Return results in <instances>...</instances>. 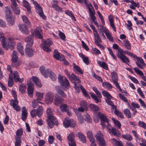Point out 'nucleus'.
I'll use <instances>...</instances> for the list:
<instances>
[{
  "label": "nucleus",
  "instance_id": "603ef678",
  "mask_svg": "<svg viewBox=\"0 0 146 146\" xmlns=\"http://www.w3.org/2000/svg\"><path fill=\"white\" fill-rule=\"evenodd\" d=\"M94 34L95 38L94 41H99L100 42H101L102 40H101V38L97 33V31H94Z\"/></svg>",
  "mask_w": 146,
  "mask_h": 146
},
{
  "label": "nucleus",
  "instance_id": "680f3d73",
  "mask_svg": "<svg viewBox=\"0 0 146 146\" xmlns=\"http://www.w3.org/2000/svg\"><path fill=\"white\" fill-rule=\"evenodd\" d=\"M63 125L65 127H68L70 126V119L65 118L63 122Z\"/></svg>",
  "mask_w": 146,
  "mask_h": 146
},
{
  "label": "nucleus",
  "instance_id": "8fccbe9b",
  "mask_svg": "<svg viewBox=\"0 0 146 146\" xmlns=\"http://www.w3.org/2000/svg\"><path fill=\"white\" fill-rule=\"evenodd\" d=\"M36 95L37 98V100H40L43 98V93L38 92H36Z\"/></svg>",
  "mask_w": 146,
  "mask_h": 146
},
{
  "label": "nucleus",
  "instance_id": "ea45409f",
  "mask_svg": "<svg viewBox=\"0 0 146 146\" xmlns=\"http://www.w3.org/2000/svg\"><path fill=\"white\" fill-rule=\"evenodd\" d=\"M5 9L6 18H7L8 17L11 16V15H12L11 10L7 7H5Z\"/></svg>",
  "mask_w": 146,
  "mask_h": 146
},
{
  "label": "nucleus",
  "instance_id": "7c9ffc66",
  "mask_svg": "<svg viewBox=\"0 0 146 146\" xmlns=\"http://www.w3.org/2000/svg\"><path fill=\"white\" fill-rule=\"evenodd\" d=\"M111 142L114 146H123V144L120 141H119L114 138L111 139Z\"/></svg>",
  "mask_w": 146,
  "mask_h": 146
},
{
  "label": "nucleus",
  "instance_id": "09e8293b",
  "mask_svg": "<svg viewBox=\"0 0 146 146\" xmlns=\"http://www.w3.org/2000/svg\"><path fill=\"white\" fill-rule=\"evenodd\" d=\"M84 118L85 121L89 123H90L92 121V119L87 113H86L84 116Z\"/></svg>",
  "mask_w": 146,
  "mask_h": 146
},
{
  "label": "nucleus",
  "instance_id": "1a4fd4ad",
  "mask_svg": "<svg viewBox=\"0 0 146 146\" xmlns=\"http://www.w3.org/2000/svg\"><path fill=\"white\" fill-rule=\"evenodd\" d=\"M98 116L101 119V124L103 128L105 127L106 124H108V119L104 114L101 112L98 113Z\"/></svg>",
  "mask_w": 146,
  "mask_h": 146
},
{
  "label": "nucleus",
  "instance_id": "dca6fc26",
  "mask_svg": "<svg viewBox=\"0 0 146 146\" xmlns=\"http://www.w3.org/2000/svg\"><path fill=\"white\" fill-rule=\"evenodd\" d=\"M32 46H29L26 45L25 49V52L26 54L29 57H32L34 54V51L31 48Z\"/></svg>",
  "mask_w": 146,
  "mask_h": 146
},
{
  "label": "nucleus",
  "instance_id": "a211bd4d",
  "mask_svg": "<svg viewBox=\"0 0 146 146\" xmlns=\"http://www.w3.org/2000/svg\"><path fill=\"white\" fill-rule=\"evenodd\" d=\"M36 9L37 13L39 14L40 16L43 19H45L46 17L44 15L42 8L39 4L36 5Z\"/></svg>",
  "mask_w": 146,
  "mask_h": 146
},
{
  "label": "nucleus",
  "instance_id": "aec40b11",
  "mask_svg": "<svg viewBox=\"0 0 146 146\" xmlns=\"http://www.w3.org/2000/svg\"><path fill=\"white\" fill-rule=\"evenodd\" d=\"M63 101V99L60 98V96L57 94H55L54 103L56 106H58Z\"/></svg>",
  "mask_w": 146,
  "mask_h": 146
},
{
  "label": "nucleus",
  "instance_id": "052dcab7",
  "mask_svg": "<svg viewBox=\"0 0 146 146\" xmlns=\"http://www.w3.org/2000/svg\"><path fill=\"white\" fill-rule=\"evenodd\" d=\"M102 94L104 96L106 97V98H112L111 95L106 91H103Z\"/></svg>",
  "mask_w": 146,
  "mask_h": 146
},
{
  "label": "nucleus",
  "instance_id": "37998d69",
  "mask_svg": "<svg viewBox=\"0 0 146 146\" xmlns=\"http://www.w3.org/2000/svg\"><path fill=\"white\" fill-rule=\"evenodd\" d=\"M107 38L110 41L113 42L114 41L113 39L111 36V33L109 32L108 30L104 32Z\"/></svg>",
  "mask_w": 146,
  "mask_h": 146
},
{
  "label": "nucleus",
  "instance_id": "f8f14e48",
  "mask_svg": "<svg viewBox=\"0 0 146 146\" xmlns=\"http://www.w3.org/2000/svg\"><path fill=\"white\" fill-rule=\"evenodd\" d=\"M65 73L68 76L70 80L71 81L74 80L77 81V82L79 83L81 82V81L77 77L76 75L74 74H72L71 75L68 72L67 70H64Z\"/></svg>",
  "mask_w": 146,
  "mask_h": 146
},
{
  "label": "nucleus",
  "instance_id": "e2e57ef3",
  "mask_svg": "<svg viewBox=\"0 0 146 146\" xmlns=\"http://www.w3.org/2000/svg\"><path fill=\"white\" fill-rule=\"evenodd\" d=\"M87 135L90 141L95 139L94 137L93 134L91 131H88Z\"/></svg>",
  "mask_w": 146,
  "mask_h": 146
},
{
  "label": "nucleus",
  "instance_id": "4be33fe9",
  "mask_svg": "<svg viewBox=\"0 0 146 146\" xmlns=\"http://www.w3.org/2000/svg\"><path fill=\"white\" fill-rule=\"evenodd\" d=\"M6 19L8 24L9 26H12L14 24L15 19L13 15L7 17L6 18Z\"/></svg>",
  "mask_w": 146,
  "mask_h": 146
},
{
  "label": "nucleus",
  "instance_id": "f3484780",
  "mask_svg": "<svg viewBox=\"0 0 146 146\" xmlns=\"http://www.w3.org/2000/svg\"><path fill=\"white\" fill-rule=\"evenodd\" d=\"M10 104L16 111H20L21 109L19 106L17 105L18 101L17 100L15 99V100H11Z\"/></svg>",
  "mask_w": 146,
  "mask_h": 146
},
{
  "label": "nucleus",
  "instance_id": "338daca9",
  "mask_svg": "<svg viewBox=\"0 0 146 146\" xmlns=\"http://www.w3.org/2000/svg\"><path fill=\"white\" fill-rule=\"evenodd\" d=\"M112 119L115 125L117 126L119 128H120L121 126V124L120 122L119 121L115 120V118H112Z\"/></svg>",
  "mask_w": 146,
  "mask_h": 146
},
{
  "label": "nucleus",
  "instance_id": "423d86ee",
  "mask_svg": "<svg viewBox=\"0 0 146 146\" xmlns=\"http://www.w3.org/2000/svg\"><path fill=\"white\" fill-rule=\"evenodd\" d=\"M111 74L112 80L113 83L115 85L116 87L121 91V89L117 82L118 78L116 73L113 71L111 73Z\"/></svg>",
  "mask_w": 146,
  "mask_h": 146
},
{
  "label": "nucleus",
  "instance_id": "f704fd0d",
  "mask_svg": "<svg viewBox=\"0 0 146 146\" xmlns=\"http://www.w3.org/2000/svg\"><path fill=\"white\" fill-rule=\"evenodd\" d=\"M22 18L23 22L28 27L31 26V23L29 21L28 18L26 16H23Z\"/></svg>",
  "mask_w": 146,
  "mask_h": 146
},
{
  "label": "nucleus",
  "instance_id": "393cba45",
  "mask_svg": "<svg viewBox=\"0 0 146 146\" xmlns=\"http://www.w3.org/2000/svg\"><path fill=\"white\" fill-rule=\"evenodd\" d=\"M19 28L21 32L26 35L29 34V31L25 25H19Z\"/></svg>",
  "mask_w": 146,
  "mask_h": 146
},
{
  "label": "nucleus",
  "instance_id": "de8ad7c7",
  "mask_svg": "<svg viewBox=\"0 0 146 146\" xmlns=\"http://www.w3.org/2000/svg\"><path fill=\"white\" fill-rule=\"evenodd\" d=\"M19 89L20 92L22 93H24L26 91V85L24 84H21L20 86Z\"/></svg>",
  "mask_w": 146,
  "mask_h": 146
},
{
  "label": "nucleus",
  "instance_id": "e433bc0d",
  "mask_svg": "<svg viewBox=\"0 0 146 146\" xmlns=\"http://www.w3.org/2000/svg\"><path fill=\"white\" fill-rule=\"evenodd\" d=\"M109 133H111L117 137H120L121 135L119 131L115 128H112L111 131H109Z\"/></svg>",
  "mask_w": 146,
  "mask_h": 146
},
{
  "label": "nucleus",
  "instance_id": "69168bd1",
  "mask_svg": "<svg viewBox=\"0 0 146 146\" xmlns=\"http://www.w3.org/2000/svg\"><path fill=\"white\" fill-rule=\"evenodd\" d=\"M122 137L124 139L128 141L131 140L132 139V137L128 134L123 135Z\"/></svg>",
  "mask_w": 146,
  "mask_h": 146
},
{
  "label": "nucleus",
  "instance_id": "6ab92c4d",
  "mask_svg": "<svg viewBox=\"0 0 146 146\" xmlns=\"http://www.w3.org/2000/svg\"><path fill=\"white\" fill-rule=\"evenodd\" d=\"M0 40L3 48L4 49H8V46L6 45L4 35L1 32H0Z\"/></svg>",
  "mask_w": 146,
  "mask_h": 146
},
{
  "label": "nucleus",
  "instance_id": "b1692460",
  "mask_svg": "<svg viewBox=\"0 0 146 146\" xmlns=\"http://www.w3.org/2000/svg\"><path fill=\"white\" fill-rule=\"evenodd\" d=\"M42 31L41 29V27H39L37 28L35 31V35L37 38L41 39L42 38V35L41 34Z\"/></svg>",
  "mask_w": 146,
  "mask_h": 146
},
{
  "label": "nucleus",
  "instance_id": "412c9836",
  "mask_svg": "<svg viewBox=\"0 0 146 146\" xmlns=\"http://www.w3.org/2000/svg\"><path fill=\"white\" fill-rule=\"evenodd\" d=\"M40 70L42 74L45 78H47L48 77V74L49 73L48 72V71H50L48 69L45 70L44 67V66L41 67L40 68Z\"/></svg>",
  "mask_w": 146,
  "mask_h": 146
},
{
  "label": "nucleus",
  "instance_id": "0e129e2a",
  "mask_svg": "<svg viewBox=\"0 0 146 146\" xmlns=\"http://www.w3.org/2000/svg\"><path fill=\"white\" fill-rule=\"evenodd\" d=\"M65 13L68 15L70 16L73 20L75 21H76L74 15L71 12H70L68 10H67L65 11Z\"/></svg>",
  "mask_w": 146,
  "mask_h": 146
},
{
  "label": "nucleus",
  "instance_id": "ddd939ff",
  "mask_svg": "<svg viewBox=\"0 0 146 146\" xmlns=\"http://www.w3.org/2000/svg\"><path fill=\"white\" fill-rule=\"evenodd\" d=\"M11 7L13 12L16 15H19L20 13V10L17 3L13 2L11 5Z\"/></svg>",
  "mask_w": 146,
  "mask_h": 146
},
{
  "label": "nucleus",
  "instance_id": "4468645a",
  "mask_svg": "<svg viewBox=\"0 0 146 146\" xmlns=\"http://www.w3.org/2000/svg\"><path fill=\"white\" fill-rule=\"evenodd\" d=\"M136 58L137 60L135 63L137 66L140 68L143 69L146 66L143 60L141 57H137Z\"/></svg>",
  "mask_w": 146,
  "mask_h": 146
},
{
  "label": "nucleus",
  "instance_id": "f03ea898",
  "mask_svg": "<svg viewBox=\"0 0 146 146\" xmlns=\"http://www.w3.org/2000/svg\"><path fill=\"white\" fill-rule=\"evenodd\" d=\"M92 89L96 93L97 96L94 93H90L91 97L96 103H98L99 102H101V100L98 98H101L102 97V96L101 93L96 88L93 87Z\"/></svg>",
  "mask_w": 146,
  "mask_h": 146
},
{
  "label": "nucleus",
  "instance_id": "473e14b6",
  "mask_svg": "<svg viewBox=\"0 0 146 146\" xmlns=\"http://www.w3.org/2000/svg\"><path fill=\"white\" fill-rule=\"evenodd\" d=\"M77 135L79 138L83 143H86V139L85 136L81 132L78 133Z\"/></svg>",
  "mask_w": 146,
  "mask_h": 146
},
{
  "label": "nucleus",
  "instance_id": "2eb2a0df",
  "mask_svg": "<svg viewBox=\"0 0 146 146\" xmlns=\"http://www.w3.org/2000/svg\"><path fill=\"white\" fill-rule=\"evenodd\" d=\"M47 124L50 128H52L54 125H57L58 124V122L55 118L48 119H47Z\"/></svg>",
  "mask_w": 146,
  "mask_h": 146
},
{
  "label": "nucleus",
  "instance_id": "49530a36",
  "mask_svg": "<svg viewBox=\"0 0 146 146\" xmlns=\"http://www.w3.org/2000/svg\"><path fill=\"white\" fill-rule=\"evenodd\" d=\"M80 56L83 59L84 62L87 65L89 64L88 58L85 56L84 55L82 54H80Z\"/></svg>",
  "mask_w": 146,
  "mask_h": 146
},
{
  "label": "nucleus",
  "instance_id": "79ce46f5",
  "mask_svg": "<svg viewBox=\"0 0 146 146\" xmlns=\"http://www.w3.org/2000/svg\"><path fill=\"white\" fill-rule=\"evenodd\" d=\"M48 72H49L48 74V76H49L50 78L53 81H54L56 80L57 77L52 71L50 70V71H48Z\"/></svg>",
  "mask_w": 146,
  "mask_h": 146
},
{
  "label": "nucleus",
  "instance_id": "a19ab883",
  "mask_svg": "<svg viewBox=\"0 0 146 146\" xmlns=\"http://www.w3.org/2000/svg\"><path fill=\"white\" fill-rule=\"evenodd\" d=\"M37 115L38 117H40L42 115L43 113V110L42 106H38L36 110Z\"/></svg>",
  "mask_w": 146,
  "mask_h": 146
},
{
  "label": "nucleus",
  "instance_id": "6e6552de",
  "mask_svg": "<svg viewBox=\"0 0 146 146\" xmlns=\"http://www.w3.org/2000/svg\"><path fill=\"white\" fill-rule=\"evenodd\" d=\"M28 85L27 93L28 95L31 98L33 97V92L34 88L33 86L34 84L30 80L27 81Z\"/></svg>",
  "mask_w": 146,
  "mask_h": 146
},
{
  "label": "nucleus",
  "instance_id": "9b49d317",
  "mask_svg": "<svg viewBox=\"0 0 146 146\" xmlns=\"http://www.w3.org/2000/svg\"><path fill=\"white\" fill-rule=\"evenodd\" d=\"M123 50L121 49V50H119L117 54V57L122 61L123 62L127 63L129 62V59L126 56L122 54L121 52Z\"/></svg>",
  "mask_w": 146,
  "mask_h": 146
},
{
  "label": "nucleus",
  "instance_id": "6e6d98bb",
  "mask_svg": "<svg viewBox=\"0 0 146 146\" xmlns=\"http://www.w3.org/2000/svg\"><path fill=\"white\" fill-rule=\"evenodd\" d=\"M123 112L126 117L128 118H130L131 117V113L129 109H125L124 110Z\"/></svg>",
  "mask_w": 146,
  "mask_h": 146
},
{
  "label": "nucleus",
  "instance_id": "774afa93",
  "mask_svg": "<svg viewBox=\"0 0 146 146\" xmlns=\"http://www.w3.org/2000/svg\"><path fill=\"white\" fill-rule=\"evenodd\" d=\"M134 69L135 72L137 74H139L140 76H143V74L142 72L138 68L135 67Z\"/></svg>",
  "mask_w": 146,
  "mask_h": 146
},
{
  "label": "nucleus",
  "instance_id": "a18cd8bd",
  "mask_svg": "<svg viewBox=\"0 0 146 146\" xmlns=\"http://www.w3.org/2000/svg\"><path fill=\"white\" fill-rule=\"evenodd\" d=\"M89 107L90 109L93 111H98L100 110V108L98 107L93 104H90Z\"/></svg>",
  "mask_w": 146,
  "mask_h": 146
},
{
  "label": "nucleus",
  "instance_id": "39448f33",
  "mask_svg": "<svg viewBox=\"0 0 146 146\" xmlns=\"http://www.w3.org/2000/svg\"><path fill=\"white\" fill-rule=\"evenodd\" d=\"M75 138V135L73 132L70 133L68 136L67 139L69 146H76Z\"/></svg>",
  "mask_w": 146,
  "mask_h": 146
},
{
  "label": "nucleus",
  "instance_id": "c756f323",
  "mask_svg": "<svg viewBox=\"0 0 146 146\" xmlns=\"http://www.w3.org/2000/svg\"><path fill=\"white\" fill-rule=\"evenodd\" d=\"M55 88L57 92L60 94L62 97H66L65 94L63 91L61 89L60 87L59 86H56Z\"/></svg>",
  "mask_w": 146,
  "mask_h": 146
},
{
  "label": "nucleus",
  "instance_id": "864d4df0",
  "mask_svg": "<svg viewBox=\"0 0 146 146\" xmlns=\"http://www.w3.org/2000/svg\"><path fill=\"white\" fill-rule=\"evenodd\" d=\"M60 56L59 53L58 51L56 50H55L53 53L54 57L57 60H59Z\"/></svg>",
  "mask_w": 146,
  "mask_h": 146
},
{
  "label": "nucleus",
  "instance_id": "4c0bfd02",
  "mask_svg": "<svg viewBox=\"0 0 146 146\" xmlns=\"http://www.w3.org/2000/svg\"><path fill=\"white\" fill-rule=\"evenodd\" d=\"M18 53L15 51H13L12 53V60L13 62H15L17 61L18 58Z\"/></svg>",
  "mask_w": 146,
  "mask_h": 146
},
{
  "label": "nucleus",
  "instance_id": "58836bf2",
  "mask_svg": "<svg viewBox=\"0 0 146 146\" xmlns=\"http://www.w3.org/2000/svg\"><path fill=\"white\" fill-rule=\"evenodd\" d=\"M46 113L47 115L48 119L55 118L53 115L51 108H48L47 109L46 111Z\"/></svg>",
  "mask_w": 146,
  "mask_h": 146
},
{
  "label": "nucleus",
  "instance_id": "72a5a7b5",
  "mask_svg": "<svg viewBox=\"0 0 146 146\" xmlns=\"http://www.w3.org/2000/svg\"><path fill=\"white\" fill-rule=\"evenodd\" d=\"M33 81L36 85L38 87H40L42 86V84L40 82L38 78L36 77L33 76L32 77Z\"/></svg>",
  "mask_w": 146,
  "mask_h": 146
},
{
  "label": "nucleus",
  "instance_id": "bb28decb",
  "mask_svg": "<svg viewBox=\"0 0 146 146\" xmlns=\"http://www.w3.org/2000/svg\"><path fill=\"white\" fill-rule=\"evenodd\" d=\"M23 134V131L22 129L20 128L17 130L16 131L15 136L16 140H21V136Z\"/></svg>",
  "mask_w": 146,
  "mask_h": 146
},
{
  "label": "nucleus",
  "instance_id": "cd10ccee",
  "mask_svg": "<svg viewBox=\"0 0 146 146\" xmlns=\"http://www.w3.org/2000/svg\"><path fill=\"white\" fill-rule=\"evenodd\" d=\"M13 78L15 81L20 82H22L23 80V78L20 79L19 78V76L18 72L15 71L13 73Z\"/></svg>",
  "mask_w": 146,
  "mask_h": 146
},
{
  "label": "nucleus",
  "instance_id": "13d9d810",
  "mask_svg": "<svg viewBox=\"0 0 146 146\" xmlns=\"http://www.w3.org/2000/svg\"><path fill=\"white\" fill-rule=\"evenodd\" d=\"M9 79L8 82V85L10 87H11L13 84V78L11 74H9Z\"/></svg>",
  "mask_w": 146,
  "mask_h": 146
},
{
  "label": "nucleus",
  "instance_id": "5fc2aeb1",
  "mask_svg": "<svg viewBox=\"0 0 146 146\" xmlns=\"http://www.w3.org/2000/svg\"><path fill=\"white\" fill-rule=\"evenodd\" d=\"M102 84L103 86L107 89H111L112 88V86L111 84L108 82H103Z\"/></svg>",
  "mask_w": 146,
  "mask_h": 146
},
{
  "label": "nucleus",
  "instance_id": "c85d7f7f",
  "mask_svg": "<svg viewBox=\"0 0 146 146\" xmlns=\"http://www.w3.org/2000/svg\"><path fill=\"white\" fill-rule=\"evenodd\" d=\"M22 120L25 121L27 116V110L25 107H23L22 109Z\"/></svg>",
  "mask_w": 146,
  "mask_h": 146
},
{
  "label": "nucleus",
  "instance_id": "f257e3e1",
  "mask_svg": "<svg viewBox=\"0 0 146 146\" xmlns=\"http://www.w3.org/2000/svg\"><path fill=\"white\" fill-rule=\"evenodd\" d=\"M58 80L65 91L66 90L65 88H69L70 87L68 80L64 76L59 75L58 76Z\"/></svg>",
  "mask_w": 146,
  "mask_h": 146
},
{
  "label": "nucleus",
  "instance_id": "7ed1b4c3",
  "mask_svg": "<svg viewBox=\"0 0 146 146\" xmlns=\"http://www.w3.org/2000/svg\"><path fill=\"white\" fill-rule=\"evenodd\" d=\"M96 139L99 143L101 146H106L105 142L104 139V137L100 131H98L95 136Z\"/></svg>",
  "mask_w": 146,
  "mask_h": 146
},
{
  "label": "nucleus",
  "instance_id": "20e7f679",
  "mask_svg": "<svg viewBox=\"0 0 146 146\" xmlns=\"http://www.w3.org/2000/svg\"><path fill=\"white\" fill-rule=\"evenodd\" d=\"M74 88L76 90V92L77 93H79L80 91V89L84 95L86 97L89 96L88 94L87 93L86 90L83 88V86L79 84L77 85L76 82H74Z\"/></svg>",
  "mask_w": 146,
  "mask_h": 146
},
{
  "label": "nucleus",
  "instance_id": "2f4dec72",
  "mask_svg": "<svg viewBox=\"0 0 146 146\" xmlns=\"http://www.w3.org/2000/svg\"><path fill=\"white\" fill-rule=\"evenodd\" d=\"M17 48L19 52L22 55L24 54V51L23 46L21 43H19L17 45Z\"/></svg>",
  "mask_w": 146,
  "mask_h": 146
},
{
  "label": "nucleus",
  "instance_id": "a878e982",
  "mask_svg": "<svg viewBox=\"0 0 146 146\" xmlns=\"http://www.w3.org/2000/svg\"><path fill=\"white\" fill-rule=\"evenodd\" d=\"M53 2H54L52 6L53 8L56 11L60 12L62 11V8L57 4L58 2V1L57 0H53Z\"/></svg>",
  "mask_w": 146,
  "mask_h": 146
},
{
  "label": "nucleus",
  "instance_id": "c9c22d12",
  "mask_svg": "<svg viewBox=\"0 0 146 146\" xmlns=\"http://www.w3.org/2000/svg\"><path fill=\"white\" fill-rule=\"evenodd\" d=\"M23 6L27 9V11L29 12H31L30 6L29 3L26 0H24L23 2Z\"/></svg>",
  "mask_w": 146,
  "mask_h": 146
},
{
  "label": "nucleus",
  "instance_id": "0eeeda50",
  "mask_svg": "<svg viewBox=\"0 0 146 146\" xmlns=\"http://www.w3.org/2000/svg\"><path fill=\"white\" fill-rule=\"evenodd\" d=\"M54 97V94L52 92H47L45 96V103L47 104L52 103L53 101Z\"/></svg>",
  "mask_w": 146,
  "mask_h": 146
},
{
  "label": "nucleus",
  "instance_id": "5701e85b",
  "mask_svg": "<svg viewBox=\"0 0 146 146\" xmlns=\"http://www.w3.org/2000/svg\"><path fill=\"white\" fill-rule=\"evenodd\" d=\"M25 41L27 43L26 45L29 46H32L33 44V37L32 35L26 38L25 39Z\"/></svg>",
  "mask_w": 146,
  "mask_h": 146
},
{
  "label": "nucleus",
  "instance_id": "c03bdc74",
  "mask_svg": "<svg viewBox=\"0 0 146 146\" xmlns=\"http://www.w3.org/2000/svg\"><path fill=\"white\" fill-rule=\"evenodd\" d=\"M60 108L62 111L64 112L67 111L68 109L67 105L64 104H62L60 106Z\"/></svg>",
  "mask_w": 146,
  "mask_h": 146
},
{
  "label": "nucleus",
  "instance_id": "3c124183",
  "mask_svg": "<svg viewBox=\"0 0 146 146\" xmlns=\"http://www.w3.org/2000/svg\"><path fill=\"white\" fill-rule=\"evenodd\" d=\"M98 63L100 66L102 67L105 69H108V68L107 65L106 63L99 61L98 62Z\"/></svg>",
  "mask_w": 146,
  "mask_h": 146
},
{
  "label": "nucleus",
  "instance_id": "9d476101",
  "mask_svg": "<svg viewBox=\"0 0 146 146\" xmlns=\"http://www.w3.org/2000/svg\"><path fill=\"white\" fill-rule=\"evenodd\" d=\"M44 44L41 45L42 48L44 50L48 52L51 51V50L49 48L50 45L52 44V42L49 39H47L45 40Z\"/></svg>",
  "mask_w": 146,
  "mask_h": 146
},
{
  "label": "nucleus",
  "instance_id": "4d7b16f0",
  "mask_svg": "<svg viewBox=\"0 0 146 146\" xmlns=\"http://www.w3.org/2000/svg\"><path fill=\"white\" fill-rule=\"evenodd\" d=\"M125 46V48L128 50H130L131 48V46L129 43V42L126 40H125L123 41Z\"/></svg>",
  "mask_w": 146,
  "mask_h": 146
},
{
  "label": "nucleus",
  "instance_id": "bf43d9fd",
  "mask_svg": "<svg viewBox=\"0 0 146 146\" xmlns=\"http://www.w3.org/2000/svg\"><path fill=\"white\" fill-rule=\"evenodd\" d=\"M38 103H41V102H40L38 101L37 100H36L35 99H34L32 102V105L33 108H36L38 105Z\"/></svg>",
  "mask_w": 146,
  "mask_h": 146
}]
</instances>
